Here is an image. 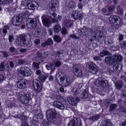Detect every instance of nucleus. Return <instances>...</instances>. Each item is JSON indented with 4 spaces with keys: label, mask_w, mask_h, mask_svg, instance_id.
Masks as SVG:
<instances>
[{
    "label": "nucleus",
    "mask_w": 126,
    "mask_h": 126,
    "mask_svg": "<svg viewBox=\"0 0 126 126\" xmlns=\"http://www.w3.org/2000/svg\"><path fill=\"white\" fill-rule=\"evenodd\" d=\"M110 103V101L109 100H107L105 102V105L106 106H108Z\"/></svg>",
    "instance_id": "bf43d9fd"
},
{
    "label": "nucleus",
    "mask_w": 126,
    "mask_h": 126,
    "mask_svg": "<svg viewBox=\"0 0 126 126\" xmlns=\"http://www.w3.org/2000/svg\"><path fill=\"white\" fill-rule=\"evenodd\" d=\"M61 30V27L58 25H57L54 26L53 28V30L55 33H58Z\"/></svg>",
    "instance_id": "473e14b6"
},
{
    "label": "nucleus",
    "mask_w": 126,
    "mask_h": 126,
    "mask_svg": "<svg viewBox=\"0 0 126 126\" xmlns=\"http://www.w3.org/2000/svg\"><path fill=\"white\" fill-rule=\"evenodd\" d=\"M86 67L89 72L93 74H95L98 72V69L96 65L93 62L87 63Z\"/></svg>",
    "instance_id": "6e6552de"
},
{
    "label": "nucleus",
    "mask_w": 126,
    "mask_h": 126,
    "mask_svg": "<svg viewBox=\"0 0 126 126\" xmlns=\"http://www.w3.org/2000/svg\"><path fill=\"white\" fill-rule=\"evenodd\" d=\"M49 8L51 10L54 11L55 10L56 6L51 2H50L49 5Z\"/></svg>",
    "instance_id": "c9c22d12"
},
{
    "label": "nucleus",
    "mask_w": 126,
    "mask_h": 126,
    "mask_svg": "<svg viewBox=\"0 0 126 126\" xmlns=\"http://www.w3.org/2000/svg\"><path fill=\"white\" fill-rule=\"evenodd\" d=\"M37 56L35 58V61L36 62H38L39 59V58H41L42 56V53L40 52H38L37 53Z\"/></svg>",
    "instance_id": "a19ab883"
},
{
    "label": "nucleus",
    "mask_w": 126,
    "mask_h": 126,
    "mask_svg": "<svg viewBox=\"0 0 126 126\" xmlns=\"http://www.w3.org/2000/svg\"><path fill=\"white\" fill-rule=\"evenodd\" d=\"M71 16L75 19H79L80 20L82 19L83 16L82 14L76 11H74L72 12Z\"/></svg>",
    "instance_id": "dca6fc26"
},
{
    "label": "nucleus",
    "mask_w": 126,
    "mask_h": 126,
    "mask_svg": "<svg viewBox=\"0 0 126 126\" xmlns=\"http://www.w3.org/2000/svg\"><path fill=\"white\" fill-rule=\"evenodd\" d=\"M109 19L111 23H116V25H118L120 23V20L118 16L112 15L109 17Z\"/></svg>",
    "instance_id": "ddd939ff"
},
{
    "label": "nucleus",
    "mask_w": 126,
    "mask_h": 126,
    "mask_svg": "<svg viewBox=\"0 0 126 126\" xmlns=\"http://www.w3.org/2000/svg\"><path fill=\"white\" fill-rule=\"evenodd\" d=\"M72 22L70 20L67 21L65 23V25L68 28L71 27V26H72Z\"/></svg>",
    "instance_id": "4c0bfd02"
},
{
    "label": "nucleus",
    "mask_w": 126,
    "mask_h": 126,
    "mask_svg": "<svg viewBox=\"0 0 126 126\" xmlns=\"http://www.w3.org/2000/svg\"><path fill=\"white\" fill-rule=\"evenodd\" d=\"M25 62V60L23 59H20L18 60V63L20 65H22L24 64Z\"/></svg>",
    "instance_id": "49530a36"
},
{
    "label": "nucleus",
    "mask_w": 126,
    "mask_h": 126,
    "mask_svg": "<svg viewBox=\"0 0 126 126\" xmlns=\"http://www.w3.org/2000/svg\"><path fill=\"white\" fill-rule=\"evenodd\" d=\"M21 120L26 121L27 119V118L25 116H22L21 117Z\"/></svg>",
    "instance_id": "e2e57ef3"
},
{
    "label": "nucleus",
    "mask_w": 126,
    "mask_h": 126,
    "mask_svg": "<svg viewBox=\"0 0 126 126\" xmlns=\"http://www.w3.org/2000/svg\"><path fill=\"white\" fill-rule=\"evenodd\" d=\"M5 67L3 63H1L0 65V70L4 71L5 69Z\"/></svg>",
    "instance_id": "8fccbe9b"
},
{
    "label": "nucleus",
    "mask_w": 126,
    "mask_h": 126,
    "mask_svg": "<svg viewBox=\"0 0 126 126\" xmlns=\"http://www.w3.org/2000/svg\"><path fill=\"white\" fill-rule=\"evenodd\" d=\"M94 59L95 61L101 60L100 57L99 56H95L94 57Z\"/></svg>",
    "instance_id": "3c124183"
},
{
    "label": "nucleus",
    "mask_w": 126,
    "mask_h": 126,
    "mask_svg": "<svg viewBox=\"0 0 126 126\" xmlns=\"http://www.w3.org/2000/svg\"><path fill=\"white\" fill-rule=\"evenodd\" d=\"M27 83L28 81L26 79H19L17 82V86L20 88H24L26 86Z\"/></svg>",
    "instance_id": "2eb2a0df"
},
{
    "label": "nucleus",
    "mask_w": 126,
    "mask_h": 126,
    "mask_svg": "<svg viewBox=\"0 0 126 126\" xmlns=\"http://www.w3.org/2000/svg\"><path fill=\"white\" fill-rule=\"evenodd\" d=\"M55 41L57 43H60L61 42V40L60 37L57 35H55L53 37Z\"/></svg>",
    "instance_id": "58836bf2"
},
{
    "label": "nucleus",
    "mask_w": 126,
    "mask_h": 126,
    "mask_svg": "<svg viewBox=\"0 0 126 126\" xmlns=\"http://www.w3.org/2000/svg\"><path fill=\"white\" fill-rule=\"evenodd\" d=\"M16 72L19 77H23L30 76L32 74L31 70L26 66L21 67L20 68L18 69Z\"/></svg>",
    "instance_id": "20e7f679"
},
{
    "label": "nucleus",
    "mask_w": 126,
    "mask_h": 126,
    "mask_svg": "<svg viewBox=\"0 0 126 126\" xmlns=\"http://www.w3.org/2000/svg\"><path fill=\"white\" fill-rule=\"evenodd\" d=\"M34 42L37 45H38L40 42V40L39 39H35L34 41Z\"/></svg>",
    "instance_id": "603ef678"
},
{
    "label": "nucleus",
    "mask_w": 126,
    "mask_h": 126,
    "mask_svg": "<svg viewBox=\"0 0 126 126\" xmlns=\"http://www.w3.org/2000/svg\"><path fill=\"white\" fill-rule=\"evenodd\" d=\"M72 70L75 75L78 76L80 77L82 75L81 70L78 65L77 64H75L73 65Z\"/></svg>",
    "instance_id": "4468645a"
},
{
    "label": "nucleus",
    "mask_w": 126,
    "mask_h": 126,
    "mask_svg": "<svg viewBox=\"0 0 126 126\" xmlns=\"http://www.w3.org/2000/svg\"><path fill=\"white\" fill-rule=\"evenodd\" d=\"M70 37L73 38H75L76 39L79 38V37H77L76 35L73 34L70 35Z\"/></svg>",
    "instance_id": "052dcab7"
},
{
    "label": "nucleus",
    "mask_w": 126,
    "mask_h": 126,
    "mask_svg": "<svg viewBox=\"0 0 126 126\" xmlns=\"http://www.w3.org/2000/svg\"><path fill=\"white\" fill-rule=\"evenodd\" d=\"M39 79L41 81H45L46 78L47 77L46 76L43 75H40L39 76Z\"/></svg>",
    "instance_id": "37998d69"
},
{
    "label": "nucleus",
    "mask_w": 126,
    "mask_h": 126,
    "mask_svg": "<svg viewBox=\"0 0 126 126\" xmlns=\"http://www.w3.org/2000/svg\"><path fill=\"white\" fill-rule=\"evenodd\" d=\"M46 117L48 121L55 125H59L61 123L59 116L57 115L56 110L51 109L47 110L46 113Z\"/></svg>",
    "instance_id": "f257e3e1"
},
{
    "label": "nucleus",
    "mask_w": 126,
    "mask_h": 126,
    "mask_svg": "<svg viewBox=\"0 0 126 126\" xmlns=\"http://www.w3.org/2000/svg\"><path fill=\"white\" fill-rule=\"evenodd\" d=\"M19 99L22 103L27 104L31 100L32 96L29 92L25 93L24 92H20L19 94Z\"/></svg>",
    "instance_id": "39448f33"
},
{
    "label": "nucleus",
    "mask_w": 126,
    "mask_h": 126,
    "mask_svg": "<svg viewBox=\"0 0 126 126\" xmlns=\"http://www.w3.org/2000/svg\"><path fill=\"white\" fill-rule=\"evenodd\" d=\"M79 31L80 33L82 32V34L84 35H88V32H90V33H92L91 29L88 28L86 27H84L83 28L80 29L79 30Z\"/></svg>",
    "instance_id": "a211bd4d"
},
{
    "label": "nucleus",
    "mask_w": 126,
    "mask_h": 126,
    "mask_svg": "<svg viewBox=\"0 0 126 126\" xmlns=\"http://www.w3.org/2000/svg\"><path fill=\"white\" fill-rule=\"evenodd\" d=\"M81 124V120L79 117L74 118L68 123V126H80Z\"/></svg>",
    "instance_id": "9b49d317"
},
{
    "label": "nucleus",
    "mask_w": 126,
    "mask_h": 126,
    "mask_svg": "<svg viewBox=\"0 0 126 126\" xmlns=\"http://www.w3.org/2000/svg\"><path fill=\"white\" fill-rule=\"evenodd\" d=\"M3 54L4 57L5 58L8 57L9 56L7 52L6 51L4 52L3 53Z\"/></svg>",
    "instance_id": "680f3d73"
},
{
    "label": "nucleus",
    "mask_w": 126,
    "mask_h": 126,
    "mask_svg": "<svg viewBox=\"0 0 126 126\" xmlns=\"http://www.w3.org/2000/svg\"><path fill=\"white\" fill-rule=\"evenodd\" d=\"M26 37L25 35L21 36L16 40V42L17 44L22 46L30 47L31 45L26 40Z\"/></svg>",
    "instance_id": "0eeeda50"
},
{
    "label": "nucleus",
    "mask_w": 126,
    "mask_h": 126,
    "mask_svg": "<svg viewBox=\"0 0 126 126\" xmlns=\"http://www.w3.org/2000/svg\"><path fill=\"white\" fill-rule=\"evenodd\" d=\"M52 21L54 23H56L57 24H59L58 20L57 18H52Z\"/></svg>",
    "instance_id": "864d4df0"
},
{
    "label": "nucleus",
    "mask_w": 126,
    "mask_h": 126,
    "mask_svg": "<svg viewBox=\"0 0 126 126\" xmlns=\"http://www.w3.org/2000/svg\"><path fill=\"white\" fill-rule=\"evenodd\" d=\"M55 66L57 67H59L61 64V63L60 61H57L54 63Z\"/></svg>",
    "instance_id": "09e8293b"
},
{
    "label": "nucleus",
    "mask_w": 126,
    "mask_h": 126,
    "mask_svg": "<svg viewBox=\"0 0 126 126\" xmlns=\"http://www.w3.org/2000/svg\"><path fill=\"white\" fill-rule=\"evenodd\" d=\"M53 41L51 39H48L46 42L42 43L41 46L43 47H45L47 45H51L53 44Z\"/></svg>",
    "instance_id": "4be33fe9"
},
{
    "label": "nucleus",
    "mask_w": 126,
    "mask_h": 126,
    "mask_svg": "<svg viewBox=\"0 0 126 126\" xmlns=\"http://www.w3.org/2000/svg\"><path fill=\"white\" fill-rule=\"evenodd\" d=\"M22 2L21 5L25 6L26 8L30 10H34L38 6V3L34 1L27 0L25 2Z\"/></svg>",
    "instance_id": "423d86ee"
},
{
    "label": "nucleus",
    "mask_w": 126,
    "mask_h": 126,
    "mask_svg": "<svg viewBox=\"0 0 126 126\" xmlns=\"http://www.w3.org/2000/svg\"><path fill=\"white\" fill-rule=\"evenodd\" d=\"M41 18L44 25L48 27H49L50 23L49 19L45 17V16H42Z\"/></svg>",
    "instance_id": "aec40b11"
},
{
    "label": "nucleus",
    "mask_w": 126,
    "mask_h": 126,
    "mask_svg": "<svg viewBox=\"0 0 126 126\" xmlns=\"http://www.w3.org/2000/svg\"><path fill=\"white\" fill-rule=\"evenodd\" d=\"M107 81L104 78L102 77H99L96 79L94 82V84L95 85L99 83L102 87H105L107 86Z\"/></svg>",
    "instance_id": "9d476101"
},
{
    "label": "nucleus",
    "mask_w": 126,
    "mask_h": 126,
    "mask_svg": "<svg viewBox=\"0 0 126 126\" xmlns=\"http://www.w3.org/2000/svg\"><path fill=\"white\" fill-rule=\"evenodd\" d=\"M46 67L48 70L50 69L51 71H54L55 69V66L52 64L46 65Z\"/></svg>",
    "instance_id": "cd10ccee"
},
{
    "label": "nucleus",
    "mask_w": 126,
    "mask_h": 126,
    "mask_svg": "<svg viewBox=\"0 0 126 126\" xmlns=\"http://www.w3.org/2000/svg\"><path fill=\"white\" fill-rule=\"evenodd\" d=\"M35 35H36V36L38 37H40L41 36V28L37 26L35 28Z\"/></svg>",
    "instance_id": "bb28decb"
},
{
    "label": "nucleus",
    "mask_w": 126,
    "mask_h": 126,
    "mask_svg": "<svg viewBox=\"0 0 126 126\" xmlns=\"http://www.w3.org/2000/svg\"><path fill=\"white\" fill-rule=\"evenodd\" d=\"M20 126H29L27 123L25 122H23Z\"/></svg>",
    "instance_id": "0e129e2a"
},
{
    "label": "nucleus",
    "mask_w": 126,
    "mask_h": 126,
    "mask_svg": "<svg viewBox=\"0 0 126 126\" xmlns=\"http://www.w3.org/2000/svg\"><path fill=\"white\" fill-rule=\"evenodd\" d=\"M33 86L37 91L40 92L41 91L42 88V84L38 80L35 79L33 80Z\"/></svg>",
    "instance_id": "f8f14e48"
},
{
    "label": "nucleus",
    "mask_w": 126,
    "mask_h": 126,
    "mask_svg": "<svg viewBox=\"0 0 126 126\" xmlns=\"http://www.w3.org/2000/svg\"><path fill=\"white\" fill-rule=\"evenodd\" d=\"M62 54V53L59 51L55 52L53 53L56 59H59Z\"/></svg>",
    "instance_id": "c85d7f7f"
},
{
    "label": "nucleus",
    "mask_w": 126,
    "mask_h": 126,
    "mask_svg": "<svg viewBox=\"0 0 126 126\" xmlns=\"http://www.w3.org/2000/svg\"><path fill=\"white\" fill-rule=\"evenodd\" d=\"M121 125L122 126H126V120L124 121L121 123Z\"/></svg>",
    "instance_id": "774afa93"
},
{
    "label": "nucleus",
    "mask_w": 126,
    "mask_h": 126,
    "mask_svg": "<svg viewBox=\"0 0 126 126\" xmlns=\"http://www.w3.org/2000/svg\"><path fill=\"white\" fill-rule=\"evenodd\" d=\"M120 45L121 46V47H126V41H123L121 44Z\"/></svg>",
    "instance_id": "4d7b16f0"
},
{
    "label": "nucleus",
    "mask_w": 126,
    "mask_h": 126,
    "mask_svg": "<svg viewBox=\"0 0 126 126\" xmlns=\"http://www.w3.org/2000/svg\"><path fill=\"white\" fill-rule=\"evenodd\" d=\"M9 25H7L4 26L3 27V28L7 29V30H9L10 28Z\"/></svg>",
    "instance_id": "69168bd1"
},
{
    "label": "nucleus",
    "mask_w": 126,
    "mask_h": 126,
    "mask_svg": "<svg viewBox=\"0 0 126 126\" xmlns=\"http://www.w3.org/2000/svg\"><path fill=\"white\" fill-rule=\"evenodd\" d=\"M116 9L117 10V12L119 14L121 15L123 13V10L122 8L119 6H117Z\"/></svg>",
    "instance_id": "79ce46f5"
},
{
    "label": "nucleus",
    "mask_w": 126,
    "mask_h": 126,
    "mask_svg": "<svg viewBox=\"0 0 126 126\" xmlns=\"http://www.w3.org/2000/svg\"><path fill=\"white\" fill-rule=\"evenodd\" d=\"M58 74L59 76L60 82L63 86L66 87L69 86L71 84L72 82L69 78L65 73L60 72L58 73Z\"/></svg>",
    "instance_id": "7ed1b4c3"
},
{
    "label": "nucleus",
    "mask_w": 126,
    "mask_h": 126,
    "mask_svg": "<svg viewBox=\"0 0 126 126\" xmlns=\"http://www.w3.org/2000/svg\"><path fill=\"white\" fill-rule=\"evenodd\" d=\"M79 99L78 97L74 98L72 97H70L68 99V101L69 104L72 105L76 106Z\"/></svg>",
    "instance_id": "f3484780"
},
{
    "label": "nucleus",
    "mask_w": 126,
    "mask_h": 126,
    "mask_svg": "<svg viewBox=\"0 0 126 126\" xmlns=\"http://www.w3.org/2000/svg\"><path fill=\"white\" fill-rule=\"evenodd\" d=\"M8 39L9 41L10 42H12L14 40V36L13 35H9Z\"/></svg>",
    "instance_id": "6e6d98bb"
},
{
    "label": "nucleus",
    "mask_w": 126,
    "mask_h": 126,
    "mask_svg": "<svg viewBox=\"0 0 126 126\" xmlns=\"http://www.w3.org/2000/svg\"><path fill=\"white\" fill-rule=\"evenodd\" d=\"M121 95L122 96H126V91L122 90L121 91Z\"/></svg>",
    "instance_id": "5fc2aeb1"
},
{
    "label": "nucleus",
    "mask_w": 126,
    "mask_h": 126,
    "mask_svg": "<svg viewBox=\"0 0 126 126\" xmlns=\"http://www.w3.org/2000/svg\"><path fill=\"white\" fill-rule=\"evenodd\" d=\"M88 92L85 90L82 93L80 96V97L83 99H86L88 97Z\"/></svg>",
    "instance_id": "a878e982"
},
{
    "label": "nucleus",
    "mask_w": 126,
    "mask_h": 126,
    "mask_svg": "<svg viewBox=\"0 0 126 126\" xmlns=\"http://www.w3.org/2000/svg\"><path fill=\"white\" fill-rule=\"evenodd\" d=\"M117 106L115 104H112L110 106V109L109 111H111L114 110Z\"/></svg>",
    "instance_id": "ea45409f"
},
{
    "label": "nucleus",
    "mask_w": 126,
    "mask_h": 126,
    "mask_svg": "<svg viewBox=\"0 0 126 126\" xmlns=\"http://www.w3.org/2000/svg\"><path fill=\"white\" fill-rule=\"evenodd\" d=\"M105 62L107 64L111 63H114V60L113 56V57L108 56L105 58Z\"/></svg>",
    "instance_id": "412c9836"
},
{
    "label": "nucleus",
    "mask_w": 126,
    "mask_h": 126,
    "mask_svg": "<svg viewBox=\"0 0 126 126\" xmlns=\"http://www.w3.org/2000/svg\"><path fill=\"white\" fill-rule=\"evenodd\" d=\"M40 64L38 62H33L32 64V67L34 69H37L39 68V65Z\"/></svg>",
    "instance_id": "2f4dec72"
},
{
    "label": "nucleus",
    "mask_w": 126,
    "mask_h": 126,
    "mask_svg": "<svg viewBox=\"0 0 126 126\" xmlns=\"http://www.w3.org/2000/svg\"><path fill=\"white\" fill-rule=\"evenodd\" d=\"M118 110L120 112L125 113L126 114V110L124 107H120L119 109Z\"/></svg>",
    "instance_id": "a18cd8bd"
},
{
    "label": "nucleus",
    "mask_w": 126,
    "mask_h": 126,
    "mask_svg": "<svg viewBox=\"0 0 126 126\" xmlns=\"http://www.w3.org/2000/svg\"><path fill=\"white\" fill-rule=\"evenodd\" d=\"M53 105L55 107L61 110H63L64 108L63 104L60 102L57 101H55L54 102Z\"/></svg>",
    "instance_id": "6ab92c4d"
},
{
    "label": "nucleus",
    "mask_w": 126,
    "mask_h": 126,
    "mask_svg": "<svg viewBox=\"0 0 126 126\" xmlns=\"http://www.w3.org/2000/svg\"><path fill=\"white\" fill-rule=\"evenodd\" d=\"M37 22L36 18H30L27 19L26 25L29 28L34 29L37 26Z\"/></svg>",
    "instance_id": "1a4fd4ad"
},
{
    "label": "nucleus",
    "mask_w": 126,
    "mask_h": 126,
    "mask_svg": "<svg viewBox=\"0 0 126 126\" xmlns=\"http://www.w3.org/2000/svg\"><path fill=\"white\" fill-rule=\"evenodd\" d=\"M100 126H112L111 122H108L106 120L102 121L100 124Z\"/></svg>",
    "instance_id": "5701e85b"
},
{
    "label": "nucleus",
    "mask_w": 126,
    "mask_h": 126,
    "mask_svg": "<svg viewBox=\"0 0 126 126\" xmlns=\"http://www.w3.org/2000/svg\"><path fill=\"white\" fill-rule=\"evenodd\" d=\"M21 16L20 15L17 16H15L13 18L12 21V23L14 25L18 26L21 23L22 20V17L23 18H27L28 16L29 13L28 11L26 9L23 10Z\"/></svg>",
    "instance_id": "f03ea898"
},
{
    "label": "nucleus",
    "mask_w": 126,
    "mask_h": 126,
    "mask_svg": "<svg viewBox=\"0 0 126 126\" xmlns=\"http://www.w3.org/2000/svg\"><path fill=\"white\" fill-rule=\"evenodd\" d=\"M61 32L63 34H66L67 33L66 29L64 27L62 28Z\"/></svg>",
    "instance_id": "de8ad7c7"
},
{
    "label": "nucleus",
    "mask_w": 126,
    "mask_h": 126,
    "mask_svg": "<svg viewBox=\"0 0 126 126\" xmlns=\"http://www.w3.org/2000/svg\"><path fill=\"white\" fill-rule=\"evenodd\" d=\"M115 86L116 88L118 89H121L123 85V83L121 81H118L115 83Z\"/></svg>",
    "instance_id": "7c9ffc66"
},
{
    "label": "nucleus",
    "mask_w": 126,
    "mask_h": 126,
    "mask_svg": "<svg viewBox=\"0 0 126 126\" xmlns=\"http://www.w3.org/2000/svg\"><path fill=\"white\" fill-rule=\"evenodd\" d=\"M72 90L73 94V95L74 96H76L77 95H79L80 92L79 88H76L73 89H72Z\"/></svg>",
    "instance_id": "b1692460"
},
{
    "label": "nucleus",
    "mask_w": 126,
    "mask_h": 126,
    "mask_svg": "<svg viewBox=\"0 0 126 126\" xmlns=\"http://www.w3.org/2000/svg\"><path fill=\"white\" fill-rule=\"evenodd\" d=\"M115 6L114 5H111L109 6L108 8V9L109 11L110 12L113 11L115 8Z\"/></svg>",
    "instance_id": "e433bc0d"
},
{
    "label": "nucleus",
    "mask_w": 126,
    "mask_h": 126,
    "mask_svg": "<svg viewBox=\"0 0 126 126\" xmlns=\"http://www.w3.org/2000/svg\"><path fill=\"white\" fill-rule=\"evenodd\" d=\"M99 116L98 115H96L91 117L90 119L92 121H94L97 120L99 118Z\"/></svg>",
    "instance_id": "72a5a7b5"
},
{
    "label": "nucleus",
    "mask_w": 126,
    "mask_h": 126,
    "mask_svg": "<svg viewBox=\"0 0 126 126\" xmlns=\"http://www.w3.org/2000/svg\"><path fill=\"white\" fill-rule=\"evenodd\" d=\"M68 6L71 8H73L74 7V5L73 2H70L69 3Z\"/></svg>",
    "instance_id": "13d9d810"
},
{
    "label": "nucleus",
    "mask_w": 126,
    "mask_h": 126,
    "mask_svg": "<svg viewBox=\"0 0 126 126\" xmlns=\"http://www.w3.org/2000/svg\"><path fill=\"white\" fill-rule=\"evenodd\" d=\"M114 60V63H116L117 62H121L122 59V57L119 55H115L113 56Z\"/></svg>",
    "instance_id": "393cba45"
},
{
    "label": "nucleus",
    "mask_w": 126,
    "mask_h": 126,
    "mask_svg": "<svg viewBox=\"0 0 126 126\" xmlns=\"http://www.w3.org/2000/svg\"><path fill=\"white\" fill-rule=\"evenodd\" d=\"M110 54V52L105 50H103L100 53V55L101 57H103L106 55H109Z\"/></svg>",
    "instance_id": "c756f323"
},
{
    "label": "nucleus",
    "mask_w": 126,
    "mask_h": 126,
    "mask_svg": "<svg viewBox=\"0 0 126 126\" xmlns=\"http://www.w3.org/2000/svg\"><path fill=\"white\" fill-rule=\"evenodd\" d=\"M9 64L10 67L12 68L13 67L14 65L13 62L12 61H10L9 62Z\"/></svg>",
    "instance_id": "338daca9"
},
{
    "label": "nucleus",
    "mask_w": 126,
    "mask_h": 126,
    "mask_svg": "<svg viewBox=\"0 0 126 126\" xmlns=\"http://www.w3.org/2000/svg\"><path fill=\"white\" fill-rule=\"evenodd\" d=\"M119 66H121V68H122V66L120 64H119L118 63H116L114 64L113 67V71H112L113 72H114V71L115 72L117 70V69H118V67Z\"/></svg>",
    "instance_id": "f704fd0d"
},
{
    "label": "nucleus",
    "mask_w": 126,
    "mask_h": 126,
    "mask_svg": "<svg viewBox=\"0 0 126 126\" xmlns=\"http://www.w3.org/2000/svg\"><path fill=\"white\" fill-rule=\"evenodd\" d=\"M2 4L5 5L12 3L13 0H2Z\"/></svg>",
    "instance_id": "c03bdc74"
}]
</instances>
